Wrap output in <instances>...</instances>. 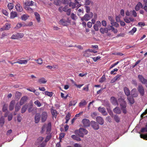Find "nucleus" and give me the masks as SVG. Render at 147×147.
<instances>
[{"mask_svg": "<svg viewBox=\"0 0 147 147\" xmlns=\"http://www.w3.org/2000/svg\"><path fill=\"white\" fill-rule=\"evenodd\" d=\"M51 123L49 122L48 123L47 126V131H46V134H49L51 131Z\"/></svg>", "mask_w": 147, "mask_h": 147, "instance_id": "5701e85b", "label": "nucleus"}, {"mask_svg": "<svg viewBox=\"0 0 147 147\" xmlns=\"http://www.w3.org/2000/svg\"><path fill=\"white\" fill-rule=\"evenodd\" d=\"M34 103L35 104L37 105L38 107H40L41 105V104L40 102L38 100H36V101H35L34 102Z\"/></svg>", "mask_w": 147, "mask_h": 147, "instance_id": "5fc2aeb1", "label": "nucleus"}, {"mask_svg": "<svg viewBox=\"0 0 147 147\" xmlns=\"http://www.w3.org/2000/svg\"><path fill=\"white\" fill-rule=\"evenodd\" d=\"M110 101L111 102L113 105H118V103L117 100V99L113 96H112L111 97L110 99Z\"/></svg>", "mask_w": 147, "mask_h": 147, "instance_id": "4468645a", "label": "nucleus"}, {"mask_svg": "<svg viewBox=\"0 0 147 147\" xmlns=\"http://www.w3.org/2000/svg\"><path fill=\"white\" fill-rule=\"evenodd\" d=\"M16 8L18 12H22L23 10L22 8L21 5L18 3L16 6Z\"/></svg>", "mask_w": 147, "mask_h": 147, "instance_id": "a211bd4d", "label": "nucleus"}, {"mask_svg": "<svg viewBox=\"0 0 147 147\" xmlns=\"http://www.w3.org/2000/svg\"><path fill=\"white\" fill-rule=\"evenodd\" d=\"M14 6L13 4L11 3H9L7 5V7L10 10L12 9L13 7Z\"/></svg>", "mask_w": 147, "mask_h": 147, "instance_id": "79ce46f5", "label": "nucleus"}, {"mask_svg": "<svg viewBox=\"0 0 147 147\" xmlns=\"http://www.w3.org/2000/svg\"><path fill=\"white\" fill-rule=\"evenodd\" d=\"M133 97L131 96H127V99L129 102L131 104H133L134 102V100Z\"/></svg>", "mask_w": 147, "mask_h": 147, "instance_id": "bb28decb", "label": "nucleus"}, {"mask_svg": "<svg viewBox=\"0 0 147 147\" xmlns=\"http://www.w3.org/2000/svg\"><path fill=\"white\" fill-rule=\"evenodd\" d=\"M121 75L117 74L114 78H115L116 81H119L121 79Z\"/></svg>", "mask_w": 147, "mask_h": 147, "instance_id": "de8ad7c7", "label": "nucleus"}, {"mask_svg": "<svg viewBox=\"0 0 147 147\" xmlns=\"http://www.w3.org/2000/svg\"><path fill=\"white\" fill-rule=\"evenodd\" d=\"M40 119V116L39 114H36L35 117V122L36 123H38L39 122Z\"/></svg>", "mask_w": 147, "mask_h": 147, "instance_id": "c85d7f7f", "label": "nucleus"}, {"mask_svg": "<svg viewBox=\"0 0 147 147\" xmlns=\"http://www.w3.org/2000/svg\"><path fill=\"white\" fill-rule=\"evenodd\" d=\"M20 106L17 104L16 107H15V111H16V112H17L20 110Z\"/></svg>", "mask_w": 147, "mask_h": 147, "instance_id": "6e6d98bb", "label": "nucleus"}, {"mask_svg": "<svg viewBox=\"0 0 147 147\" xmlns=\"http://www.w3.org/2000/svg\"><path fill=\"white\" fill-rule=\"evenodd\" d=\"M91 54L90 52H89L87 50L85 51L83 55L84 57H88L89 56H90Z\"/></svg>", "mask_w": 147, "mask_h": 147, "instance_id": "ea45409f", "label": "nucleus"}, {"mask_svg": "<svg viewBox=\"0 0 147 147\" xmlns=\"http://www.w3.org/2000/svg\"><path fill=\"white\" fill-rule=\"evenodd\" d=\"M15 101V100H11L9 106V110L10 111H12L14 108V106Z\"/></svg>", "mask_w": 147, "mask_h": 147, "instance_id": "4be33fe9", "label": "nucleus"}, {"mask_svg": "<svg viewBox=\"0 0 147 147\" xmlns=\"http://www.w3.org/2000/svg\"><path fill=\"white\" fill-rule=\"evenodd\" d=\"M93 15V13L92 12L88 13H86L83 17L81 18V20L82 21H88L92 18Z\"/></svg>", "mask_w": 147, "mask_h": 147, "instance_id": "f03ea898", "label": "nucleus"}, {"mask_svg": "<svg viewBox=\"0 0 147 147\" xmlns=\"http://www.w3.org/2000/svg\"><path fill=\"white\" fill-rule=\"evenodd\" d=\"M34 2L33 1H27L25 3V7H29L30 6H32L34 4Z\"/></svg>", "mask_w": 147, "mask_h": 147, "instance_id": "b1692460", "label": "nucleus"}, {"mask_svg": "<svg viewBox=\"0 0 147 147\" xmlns=\"http://www.w3.org/2000/svg\"><path fill=\"white\" fill-rule=\"evenodd\" d=\"M51 137V134L47 136L45 141L42 142V143L40 144V146H45L46 145L47 143Z\"/></svg>", "mask_w": 147, "mask_h": 147, "instance_id": "0eeeda50", "label": "nucleus"}, {"mask_svg": "<svg viewBox=\"0 0 147 147\" xmlns=\"http://www.w3.org/2000/svg\"><path fill=\"white\" fill-rule=\"evenodd\" d=\"M45 95L50 97H51L53 94V92H49V91H45Z\"/></svg>", "mask_w": 147, "mask_h": 147, "instance_id": "09e8293b", "label": "nucleus"}, {"mask_svg": "<svg viewBox=\"0 0 147 147\" xmlns=\"http://www.w3.org/2000/svg\"><path fill=\"white\" fill-rule=\"evenodd\" d=\"M26 26V24H24V23L22 24L21 23H18L17 24L16 28L18 29H19L22 27Z\"/></svg>", "mask_w": 147, "mask_h": 147, "instance_id": "2f4dec72", "label": "nucleus"}, {"mask_svg": "<svg viewBox=\"0 0 147 147\" xmlns=\"http://www.w3.org/2000/svg\"><path fill=\"white\" fill-rule=\"evenodd\" d=\"M78 4H76L75 3V2L74 3H73V2H69V6L70 7H71L72 8L74 9L75 7H76V5Z\"/></svg>", "mask_w": 147, "mask_h": 147, "instance_id": "a19ab883", "label": "nucleus"}, {"mask_svg": "<svg viewBox=\"0 0 147 147\" xmlns=\"http://www.w3.org/2000/svg\"><path fill=\"white\" fill-rule=\"evenodd\" d=\"M47 114L45 111L42 112L41 115V121L42 122H44L46 120L47 118Z\"/></svg>", "mask_w": 147, "mask_h": 147, "instance_id": "6e6552de", "label": "nucleus"}, {"mask_svg": "<svg viewBox=\"0 0 147 147\" xmlns=\"http://www.w3.org/2000/svg\"><path fill=\"white\" fill-rule=\"evenodd\" d=\"M140 132L142 133L147 132V127H142L140 130Z\"/></svg>", "mask_w": 147, "mask_h": 147, "instance_id": "4d7b16f0", "label": "nucleus"}, {"mask_svg": "<svg viewBox=\"0 0 147 147\" xmlns=\"http://www.w3.org/2000/svg\"><path fill=\"white\" fill-rule=\"evenodd\" d=\"M124 92L126 96H127L129 95L130 94V91L129 89L127 87H124L123 88Z\"/></svg>", "mask_w": 147, "mask_h": 147, "instance_id": "aec40b11", "label": "nucleus"}, {"mask_svg": "<svg viewBox=\"0 0 147 147\" xmlns=\"http://www.w3.org/2000/svg\"><path fill=\"white\" fill-rule=\"evenodd\" d=\"M44 139V138L43 137H39L36 140L35 144V145L39 146L43 142L42 141Z\"/></svg>", "mask_w": 147, "mask_h": 147, "instance_id": "ddd939ff", "label": "nucleus"}, {"mask_svg": "<svg viewBox=\"0 0 147 147\" xmlns=\"http://www.w3.org/2000/svg\"><path fill=\"white\" fill-rule=\"evenodd\" d=\"M137 30V28L135 27H134L132 30L129 32L131 35H133L134 33Z\"/></svg>", "mask_w": 147, "mask_h": 147, "instance_id": "3c124183", "label": "nucleus"}, {"mask_svg": "<svg viewBox=\"0 0 147 147\" xmlns=\"http://www.w3.org/2000/svg\"><path fill=\"white\" fill-rule=\"evenodd\" d=\"M28 100V97L26 96H23L21 99L20 102V105H22L26 102Z\"/></svg>", "mask_w": 147, "mask_h": 147, "instance_id": "2eb2a0df", "label": "nucleus"}, {"mask_svg": "<svg viewBox=\"0 0 147 147\" xmlns=\"http://www.w3.org/2000/svg\"><path fill=\"white\" fill-rule=\"evenodd\" d=\"M114 119L116 122L118 123L120 122V119L117 115H115L114 117Z\"/></svg>", "mask_w": 147, "mask_h": 147, "instance_id": "37998d69", "label": "nucleus"}, {"mask_svg": "<svg viewBox=\"0 0 147 147\" xmlns=\"http://www.w3.org/2000/svg\"><path fill=\"white\" fill-rule=\"evenodd\" d=\"M26 90L30 92H34L35 91V89L34 88H31L30 89V88H26Z\"/></svg>", "mask_w": 147, "mask_h": 147, "instance_id": "69168bd1", "label": "nucleus"}, {"mask_svg": "<svg viewBox=\"0 0 147 147\" xmlns=\"http://www.w3.org/2000/svg\"><path fill=\"white\" fill-rule=\"evenodd\" d=\"M140 137L144 140H147V135H145L142 134L140 135Z\"/></svg>", "mask_w": 147, "mask_h": 147, "instance_id": "bf43d9fd", "label": "nucleus"}, {"mask_svg": "<svg viewBox=\"0 0 147 147\" xmlns=\"http://www.w3.org/2000/svg\"><path fill=\"white\" fill-rule=\"evenodd\" d=\"M17 16V13L16 11H12L10 13V18L11 19H14Z\"/></svg>", "mask_w": 147, "mask_h": 147, "instance_id": "c756f323", "label": "nucleus"}, {"mask_svg": "<svg viewBox=\"0 0 147 147\" xmlns=\"http://www.w3.org/2000/svg\"><path fill=\"white\" fill-rule=\"evenodd\" d=\"M140 7L142 8V4L140 2H138V3L136 5V7H135V9L136 11H138L140 10Z\"/></svg>", "mask_w": 147, "mask_h": 147, "instance_id": "cd10ccee", "label": "nucleus"}, {"mask_svg": "<svg viewBox=\"0 0 147 147\" xmlns=\"http://www.w3.org/2000/svg\"><path fill=\"white\" fill-rule=\"evenodd\" d=\"M121 100L122 101L120 103V106L121 109L123 113L125 114L127 113V103L125 101H124V99H121Z\"/></svg>", "mask_w": 147, "mask_h": 147, "instance_id": "f257e3e1", "label": "nucleus"}, {"mask_svg": "<svg viewBox=\"0 0 147 147\" xmlns=\"http://www.w3.org/2000/svg\"><path fill=\"white\" fill-rule=\"evenodd\" d=\"M113 111L115 113L119 114L121 113V109L119 107H117L113 109Z\"/></svg>", "mask_w": 147, "mask_h": 147, "instance_id": "a878e982", "label": "nucleus"}, {"mask_svg": "<svg viewBox=\"0 0 147 147\" xmlns=\"http://www.w3.org/2000/svg\"><path fill=\"white\" fill-rule=\"evenodd\" d=\"M82 13L83 12L80 9H79L77 11V14L79 16L81 15Z\"/></svg>", "mask_w": 147, "mask_h": 147, "instance_id": "e2e57ef3", "label": "nucleus"}, {"mask_svg": "<svg viewBox=\"0 0 147 147\" xmlns=\"http://www.w3.org/2000/svg\"><path fill=\"white\" fill-rule=\"evenodd\" d=\"M77 102V101L76 100H71L69 102V106L70 107L72 106H74Z\"/></svg>", "mask_w": 147, "mask_h": 147, "instance_id": "58836bf2", "label": "nucleus"}, {"mask_svg": "<svg viewBox=\"0 0 147 147\" xmlns=\"http://www.w3.org/2000/svg\"><path fill=\"white\" fill-rule=\"evenodd\" d=\"M15 95H16V97L17 98H19L22 96V93L21 92H20L17 91Z\"/></svg>", "mask_w": 147, "mask_h": 147, "instance_id": "49530a36", "label": "nucleus"}, {"mask_svg": "<svg viewBox=\"0 0 147 147\" xmlns=\"http://www.w3.org/2000/svg\"><path fill=\"white\" fill-rule=\"evenodd\" d=\"M131 96L134 98L137 97L138 95V93L137 91V89L135 88H133L131 91Z\"/></svg>", "mask_w": 147, "mask_h": 147, "instance_id": "1a4fd4ad", "label": "nucleus"}, {"mask_svg": "<svg viewBox=\"0 0 147 147\" xmlns=\"http://www.w3.org/2000/svg\"><path fill=\"white\" fill-rule=\"evenodd\" d=\"M36 19L38 22H40V18L39 14L36 12L34 13Z\"/></svg>", "mask_w": 147, "mask_h": 147, "instance_id": "4c0bfd02", "label": "nucleus"}, {"mask_svg": "<svg viewBox=\"0 0 147 147\" xmlns=\"http://www.w3.org/2000/svg\"><path fill=\"white\" fill-rule=\"evenodd\" d=\"M138 90L141 96H143L144 95V89L142 85L140 84L138 85Z\"/></svg>", "mask_w": 147, "mask_h": 147, "instance_id": "423d86ee", "label": "nucleus"}, {"mask_svg": "<svg viewBox=\"0 0 147 147\" xmlns=\"http://www.w3.org/2000/svg\"><path fill=\"white\" fill-rule=\"evenodd\" d=\"M18 61L16 62H14V63H18L20 64H26L28 60H22L18 59Z\"/></svg>", "mask_w": 147, "mask_h": 147, "instance_id": "f3484780", "label": "nucleus"}, {"mask_svg": "<svg viewBox=\"0 0 147 147\" xmlns=\"http://www.w3.org/2000/svg\"><path fill=\"white\" fill-rule=\"evenodd\" d=\"M47 80L44 77H42L39 78L38 80V82L40 84H45Z\"/></svg>", "mask_w": 147, "mask_h": 147, "instance_id": "412c9836", "label": "nucleus"}, {"mask_svg": "<svg viewBox=\"0 0 147 147\" xmlns=\"http://www.w3.org/2000/svg\"><path fill=\"white\" fill-rule=\"evenodd\" d=\"M100 31L102 34H104V33H107L108 32V29L106 27L101 28L100 29Z\"/></svg>", "mask_w": 147, "mask_h": 147, "instance_id": "393cba45", "label": "nucleus"}, {"mask_svg": "<svg viewBox=\"0 0 147 147\" xmlns=\"http://www.w3.org/2000/svg\"><path fill=\"white\" fill-rule=\"evenodd\" d=\"M59 23L60 24L65 26L68 25L70 23V21L68 18H67V20L64 19H62L60 20Z\"/></svg>", "mask_w": 147, "mask_h": 147, "instance_id": "39448f33", "label": "nucleus"}, {"mask_svg": "<svg viewBox=\"0 0 147 147\" xmlns=\"http://www.w3.org/2000/svg\"><path fill=\"white\" fill-rule=\"evenodd\" d=\"M60 3V0H55L54 1V4L57 5H59Z\"/></svg>", "mask_w": 147, "mask_h": 147, "instance_id": "052dcab7", "label": "nucleus"}, {"mask_svg": "<svg viewBox=\"0 0 147 147\" xmlns=\"http://www.w3.org/2000/svg\"><path fill=\"white\" fill-rule=\"evenodd\" d=\"M124 21L127 23H129L130 22L129 20V18H127L125 17L124 19Z\"/></svg>", "mask_w": 147, "mask_h": 147, "instance_id": "338daca9", "label": "nucleus"}, {"mask_svg": "<svg viewBox=\"0 0 147 147\" xmlns=\"http://www.w3.org/2000/svg\"><path fill=\"white\" fill-rule=\"evenodd\" d=\"M25 8L26 10L30 13L32 12L33 11L32 9L29 7H25Z\"/></svg>", "mask_w": 147, "mask_h": 147, "instance_id": "603ef678", "label": "nucleus"}, {"mask_svg": "<svg viewBox=\"0 0 147 147\" xmlns=\"http://www.w3.org/2000/svg\"><path fill=\"white\" fill-rule=\"evenodd\" d=\"M71 117V114L69 113H68L66 115L65 117V119L66 120L65 123H67L69 120L70 119V117Z\"/></svg>", "mask_w": 147, "mask_h": 147, "instance_id": "f704fd0d", "label": "nucleus"}, {"mask_svg": "<svg viewBox=\"0 0 147 147\" xmlns=\"http://www.w3.org/2000/svg\"><path fill=\"white\" fill-rule=\"evenodd\" d=\"M88 133V131L84 128H80L79 129L78 135L82 137H83L84 135H86Z\"/></svg>", "mask_w": 147, "mask_h": 147, "instance_id": "20e7f679", "label": "nucleus"}, {"mask_svg": "<svg viewBox=\"0 0 147 147\" xmlns=\"http://www.w3.org/2000/svg\"><path fill=\"white\" fill-rule=\"evenodd\" d=\"M4 118L3 117H1L0 120V125L2 127L4 124Z\"/></svg>", "mask_w": 147, "mask_h": 147, "instance_id": "8fccbe9b", "label": "nucleus"}, {"mask_svg": "<svg viewBox=\"0 0 147 147\" xmlns=\"http://www.w3.org/2000/svg\"><path fill=\"white\" fill-rule=\"evenodd\" d=\"M105 80V75H103L100 80L99 82L100 83H102L104 82Z\"/></svg>", "mask_w": 147, "mask_h": 147, "instance_id": "a18cd8bd", "label": "nucleus"}, {"mask_svg": "<svg viewBox=\"0 0 147 147\" xmlns=\"http://www.w3.org/2000/svg\"><path fill=\"white\" fill-rule=\"evenodd\" d=\"M82 122L84 126L85 127H87L89 126L90 125V122L89 120L86 118L83 119L82 121Z\"/></svg>", "mask_w": 147, "mask_h": 147, "instance_id": "9b49d317", "label": "nucleus"}, {"mask_svg": "<svg viewBox=\"0 0 147 147\" xmlns=\"http://www.w3.org/2000/svg\"><path fill=\"white\" fill-rule=\"evenodd\" d=\"M11 28V24L9 23H6L5 25L3 27V29L4 30H8Z\"/></svg>", "mask_w": 147, "mask_h": 147, "instance_id": "473e14b6", "label": "nucleus"}, {"mask_svg": "<svg viewBox=\"0 0 147 147\" xmlns=\"http://www.w3.org/2000/svg\"><path fill=\"white\" fill-rule=\"evenodd\" d=\"M28 105L26 104L24 105V106H23L21 109V113H24L26 111L28 108Z\"/></svg>", "mask_w": 147, "mask_h": 147, "instance_id": "7c9ffc66", "label": "nucleus"}, {"mask_svg": "<svg viewBox=\"0 0 147 147\" xmlns=\"http://www.w3.org/2000/svg\"><path fill=\"white\" fill-rule=\"evenodd\" d=\"M51 113H52V115L53 117L56 118L57 114V111L56 110L52 109L51 110Z\"/></svg>", "mask_w": 147, "mask_h": 147, "instance_id": "e433bc0d", "label": "nucleus"}, {"mask_svg": "<svg viewBox=\"0 0 147 147\" xmlns=\"http://www.w3.org/2000/svg\"><path fill=\"white\" fill-rule=\"evenodd\" d=\"M87 104V102L85 100H83L79 103V106L81 107L82 106L85 105Z\"/></svg>", "mask_w": 147, "mask_h": 147, "instance_id": "c9c22d12", "label": "nucleus"}, {"mask_svg": "<svg viewBox=\"0 0 147 147\" xmlns=\"http://www.w3.org/2000/svg\"><path fill=\"white\" fill-rule=\"evenodd\" d=\"M35 61L39 65H41L43 63V60L41 58H39L37 59H35Z\"/></svg>", "mask_w": 147, "mask_h": 147, "instance_id": "c03bdc74", "label": "nucleus"}, {"mask_svg": "<svg viewBox=\"0 0 147 147\" xmlns=\"http://www.w3.org/2000/svg\"><path fill=\"white\" fill-rule=\"evenodd\" d=\"M104 105L105 107H109L110 106L109 102L108 101H105L104 103Z\"/></svg>", "mask_w": 147, "mask_h": 147, "instance_id": "680f3d73", "label": "nucleus"}, {"mask_svg": "<svg viewBox=\"0 0 147 147\" xmlns=\"http://www.w3.org/2000/svg\"><path fill=\"white\" fill-rule=\"evenodd\" d=\"M97 122L101 125H102L104 123V120L102 118L100 117H98L96 118Z\"/></svg>", "mask_w": 147, "mask_h": 147, "instance_id": "dca6fc26", "label": "nucleus"}, {"mask_svg": "<svg viewBox=\"0 0 147 147\" xmlns=\"http://www.w3.org/2000/svg\"><path fill=\"white\" fill-rule=\"evenodd\" d=\"M138 77L140 81L143 84L146 83L147 82V80L144 78L142 75H139Z\"/></svg>", "mask_w": 147, "mask_h": 147, "instance_id": "f8f14e48", "label": "nucleus"}, {"mask_svg": "<svg viewBox=\"0 0 147 147\" xmlns=\"http://www.w3.org/2000/svg\"><path fill=\"white\" fill-rule=\"evenodd\" d=\"M98 111H99L104 115H107V113L105 109L104 108H101L100 107H99L98 108Z\"/></svg>", "mask_w": 147, "mask_h": 147, "instance_id": "6ab92c4d", "label": "nucleus"}, {"mask_svg": "<svg viewBox=\"0 0 147 147\" xmlns=\"http://www.w3.org/2000/svg\"><path fill=\"white\" fill-rule=\"evenodd\" d=\"M90 7L88 6H86V11L87 13H90L89 11H90Z\"/></svg>", "mask_w": 147, "mask_h": 147, "instance_id": "0e129e2a", "label": "nucleus"}, {"mask_svg": "<svg viewBox=\"0 0 147 147\" xmlns=\"http://www.w3.org/2000/svg\"><path fill=\"white\" fill-rule=\"evenodd\" d=\"M2 12L6 16H8V15L9 13L8 12L5 10H2Z\"/></svg>", "mask_w": 147, "mask_h": 147, "instance_id": "774afa93", "label": "nucleus"}, {"mask_svg": "<svg viewBox=\"0 0 147 147\" xmlns=\"http://www.w3.org/2000/svg\"><path fill=\"white\" fill-rule=\"evenodd\" d=\"M24 36L23 33L17 32L16 34H13L11 37V39H17L22 38Z\"/></svg>", "mask_w": 147, "mask_h": 147, "instance_id": "7ed1b4c3", "label": "nucleus"}, {"mask_svg": "<svg viewBox=\"0 0 147 147\" xmlns=\"http://www.w3.org/2000/svg\"><path fill=\"white\" fill-rule=\"evenodd\" d=\"M131 12L132 13V15L134 17H136L137 16V13L134 10L132 11H130V13Z\"/></svg>", "mask_w": 147, "mask_h": 147, "instance_id": "13d9d810", "label": "nucleus"}, {"mask_svg": "<svg viewBox=\"0 0 147 147\" xmlns=\"http://www.w3.org/2000/svg\"><path fill=\"white\" fill-rule=\"evenodd\" d=\"M71 18L73 20H75L77 19V17L76 14L73 13L71 15Z\"/></svg>", "mask_w": 147, "mask_h": 147, "instance_id": "864d4df0", "label": "nucleus"}, {"mask_svg": "<svg viewBox=\"0 0 147 147\" xmlns=\"http://www.w3.org/2000/svg\"><path fill=\"white\" fill-rule=\"evenodd\" d=\"M91 125L92 128L94 129L97 130L99 128L98 124L94 121H92L91 122Z\"/></svg>", "mask_w": 147, "mask_h": 147, "instance_id": "9d476101", "label": "nucleus"}, {"mask_svg": "<svg viewBox=\"0 0 147 147\" xmlns=\"http://www.w3.org/2000/svg\"><path fill=\"white\" fill-rule=\"evenodd\" d=\"M29 16L27 14H24L22 16L21 18L22 20H26L29 17Z\"/></svg>", "mask_w": 147, "mask_h": 147, "instance_id": "72a5a7b5", "label": "nucleus"}]
</instances>
